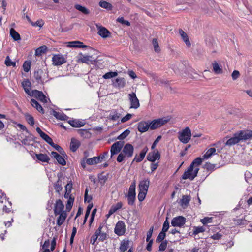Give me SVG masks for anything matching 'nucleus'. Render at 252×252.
Here are the masks:
<instances>
[{"instance_id": "f257e3e1", "label": "nucleus", "mask_w": 252, "mask_h": 252, "mask_svg": "<svg viewBox=\"0 0 252 252\" xmlns=\"http://www.w3.org/2000/svg\"><path fill=\"white\" fill-rule=\"evenodd\" d=\"M125 196L127 198V203L129 205L133 206L136 199V182L133 181L128 189L127 194Z\"/></svg>"}, {"instance_id": "f03ea898", "label": "nucleus", "mask_w": 252, "mask_h": 252, "mask_svg": "<svg viewBox=\"0 0 252 252\" xmlns=\"http://www.w3.org/2000/svg\"><path fill=\"white\" fill-rule=\"evenodd\" d=\"M191 137V132L189 127H185L178 132V139L184 144L188 143L190 140Z\"/></svg>"}, {"instance_id": "7ed1b4c3", "label": "nucleus", "mask_w": 252, "mask_h": 252, "mask_svg": "<svg viewBox=\"0 0 252 252\" xmlns=\"http://www.w3.org/2000/svg\"><path fill=\"white\" fill-rule=\"evenodd\" d=\"M33 77L38 84H43L47 81L49 76L47 72L39 69L34 71Z\"/></svg>"}, {"instance_id": "20e7f679", "label": "nucleus", "mask_w": 252, "mask_h": 252, "mask_svg": "<svg viewBox=\"0 0 252 252\" xmlns=\"http://www.w3.org/2000/svg\"><path fill=\"white\" fill-rule=\"evenodd\" d=\"M198 171V167L192 168V166H189L187 170L184 172L182 178L183 179H189L192 181L197 176Z\"/></svg>"}, {"instance_id": "39448f33", "label": "nucleus", "mask_w": 252, "mask_h": 252, "mask_svg": "<svg viewBox=\"0 0 252 252\" xmlns=\"http://www.w3.org/2000/svg\"><path fill=\"white\" fill-rule=\"evenodd\" d=\"M170 120L169 117H164L161 118L154 120L150 121V129L152 130L156 129L161 127L164 124L168 123Z\"/></svg>"}, {"instance_id": "423d86ee", "label": "nucleus", "mask_w": 252, "mask_h": 252, "mask_svg": "<svg viewBox=\"0 0 252 252\" xmlns=\"http://www.w3.org/2000/svg\"><path fill=\"white\" fill-rule=\"evenodd\" d=\"M95 232L99 237V241H103L107 238L108 228L105 224H101Z\"/></svg>"}, {"instance_id": "0eeeda50", "label": "nucleus", "mask_w": 252, "mask_h": 252, "mask_svg": "<svg viewBox=\"0 0 252 252\" xmlns=\"http://www.w3.org/2000/svg\"><path fill=\"white\" fill-rule=\"evenodd\" d=\"M128 96L130 104V108L135 109L138 108L140 106V103L138 98L136 96V94L134 92H132L130 94H129Z\"/></svg>"}, {"instance_id": "6e6552de", "label": "nucleus", "mask_w": 252, "mask_h": 252, "mask_svg": "<svg viewBox=\"0 0 252 252\" xmlns=\"http://www.w3.org/2000/svg\"><path fill=\"white\" fill-rule=\"evenodd\" d=\"M124 141H117L111 146L110 149L111 157L118 154L124 146Z\"/></svg>"}, {"instance_id": "1a4fd4ad", "label": "nucleus", "mask_w": 252, "mask_h": 252, "mask_svg": "<svg viewBox=\"0 0 252 252\" xmlns=\"http://www.w3.org/2000/svg\"><path fill=\"white\" fill-rule=\"evenodd\" d=\"M30 95L34 96L41 102L46 103L47 102V98L42 92L37 90H34L31 92Z\"/></svg>"}, {"instance_id": "9d476101", "label": "nucleus", "mask_w": 252, "mask_h": 252, "mask_svg": "<svg viewBox=\"0 0 252 252\" xmlns=\"http://www.w3.org/2000/svg\"><path fill=\"white\" fill-rule=\"evenodd\" d=\"M186 222V218L179 216L173 218L171 220V225L173 227H181L185 224Z\"/></svg>"}, {"instance_id": "9b49d317", "label": "nucleus", "mask_w": 252, "mask_h": 252, "mask_svg": "<svg viewBox=\"0 0 252 252\" xmlns=\"http://www.w3.org/2000/svg\"><path fill=\"white\" fill-rule=\"evenodd\" d=\"M153 151L149 152L147 156V159L152 162H155L156 160H159L160 158V154L158 149L152 150Z\"/></svg>"}, {"instance_id": "f8f14e48", "label": "nucleus", "mask_w": 252, "mask_h": 252, "mask_svg": "<svg viewBox=\"0 0 252 252\" xmlns=\"http://www.w3.org/2000/svg\"><path fill=\"white\" fill-rule=\"evenodd\" d=\"M52 62L54 65L59 66L64 63L66 62V59L63 55L58 54L53 55Z\"/></svg>"}, {"instance_id": "ddd939ff", "label": "nucleus", "mask_w": 252, "mask_h": 252, "mask_svg": "<svg viewBox=\"0 0 252 252\" xmlns=\"http://www.w3.org/2000/svg\"><path fill=\"white\" fill-rule=\"evenodd\" d=\"M122 152L126 158H131L133 155L134 147L131 144L127 143L124 146Z\"/></svg>"}, {"instance_id": "4468645a", "label": "nucleus", "mask_w": 252, "mask_h": 252, "mask_svg": "<svg viewBox=\"0 0 252 252\" xmlns=\"http://www.w3.org/2000/svg\"><path fill=\"white\" fill-rule=\"evenodd\" d=\"M150 129L149 121H142L137 124V129L141 133H144Z\"/></svg>"}, {"instance_id": "2eb2a0df", "label": "nucleus", "mask_w": 252, "mask_h": 252, "mask_svg": "<svg viewBox=\"0 0 252 252\" xmlns=\"http://www.w3.org/2000/svg\"><path fill=\"white\" fill-rule=\"evenodd\" d=\"M125 231V223L122 220H119L115 226V233L119 236H122L124 234Z\"/></svg>"}, {"instance_id": "dca6fc26", "label": "nucleus", "mask_w": 252, "mask_h": 252, "mask_svg": "<svg viewBox=\"0 0 252 252\" xmlns=\"http://www.w3.org/2000/svg\"><path fill=\"white\" fill-rule=\"evenodd\" d=\"M241 141L240 137L238 132L235 133L233 137L229 138L225 143L226 146H231L234 145Z\"/></svg>"}, {"instance_id": "f3484780", "label": "nucleus", "mask_w": 252, "mask_h": 252, "mask_svg": "<svg viewBox=\"0 0 252 252\" xmlns=\"http://www.w3.org/2000/svg\"><path fill=\"white\" fill-rule=\"evenodd\" d=\"M238 133L241 141H245L252 139V130H241Z\"/></svg>"}, {"instance_id": "a211bd4d", "label": "nucleus", "mask_w": 252, "mask_h": 252, "mask_svg": "<svg viewBox=\"0 0 252 252\" xmlns=\"http://www.w3.org/2000/svg\"><path fill=\"white\" fill-rule=\"evenodd\" d=\"M149 185L150 181L148 179H145L140 181L138 185V190L147 192Z\"/></svg>"}, {"instance_id": "6ab92c4d", "label": "nucleus", "mask_w": 252, "mask_h": 252, "mask_svg": "<svg viewBox=\"0 0 252 252\" xmlns=\"http://www.w3.org/2000/svg\"><path fill=\"white\" fill-rule=\"evenodd\" d=\"M63 209L64 205L62 201L60 199L57 200L54 209L55 215L56 216L58 215V214L65 212L63 211Z\"/></svg>"}, {"instance_id": "aec40b11", "label": "nucleus", "mask_w": 252, "mask_h": 252, "mask_svg": "<svg viewBox=\"0 0 252 252\" xmlns=\"http://www.w3.org/2000/svg\"><path fill=\"white\" fill-rule=\"evenodd\" d=\"M36 131L40 135V137L50 145L54 144V142L51 137L47 134L43 132L39 127H37Z\"/></svg>"}, {"instance_id": "412c9836", "label": "nucleus", "mask_w": 252, "mask_h": 252, "mask_svg": "<svg viewBox=\"0 0 252 252\" xmlns=\"http://www.w3.org/2000/svg\"><path fill=\"white\" fill-rule=\"evenodd\" d=\"M113 86L117 88H123L125 86L126 82L124 78H118L113 81Z\"/></svg>"}, {"instance_id": "4be33fe9", "label": "nucleus", "mask_w": 252, "mask_h": 252, "mask_svg": "<svg viewBox=\"0 0 252 252\" xmlns=\"http://www.w3.org/2000/svg\"><path fill=\"white\" fill-rule=\"evenodd\" d=\"M97 33L103 38L109 37L111 34L110 32L106 28L101 26L98 28Z\"/></svg>"}, {"instance_id": "5701e85b", "label": "nucleus", "mask_w": 252, "mask_h": 252, "mask_svg": "<svg viewBox=\"0 0 252 252\" xmlns=\"http://www.w3.org/2000/svg\"><path fill=\"white\" fill-rule=\"evenodd\" d=\"M123 206V203L121 202H119L116 204L113 205L110 208L108 214L107 215V218L109 217L111 215L114 214L118 210L120 209Z\"/></svg>"}, {"instance_id": "b1692460", "label": "nucleus", "mask_w": 252, "mask_h": 252, "mask_svg": "<svg viewBox=\"0 0 252 252\" xmlns=\"http://www.w3.org/2000/svg\"><path fill=\"white\" fill-rule=\"evenodd\" d=\"M51 156L55 158L58 162L62 165H65L66 164V161L63 158L56 152H52Z\"/></svg>"}, {"instance_id": "393cba45", "label": "nucleus", "mask_w": 252, "mask_h": 252, "mask_svg": "<svg viewBox=\"0 0 252 252\" xmlns=\"http://www.w3.org/2000/svg\"><path fill=\"white\" fill-rule=\"evenodd\" d=\"M79 60L81 62L87 64L93 63L94 61V59L92 56L83 55L82 54Z\"/></svg>"}, {"instance_id": "a878e982", "label": "nucleus", "mask_w": 252, "mask_h": 252, "mask_svg": "<svg viewBox=\"0 0 252 252\" xmlns=\"http://www.w3.org/2000/svg\"><path fill=\"white\" fill-rule=\"evenodd\" d=\"M22 86L25 92L30 95L31 92L30 91L31 86V82L28 79L25 80L22 82Z\"/></svg>"}, {"instance_id": "bb28decb", "label": "nucleus", "mask_w": 252, "mask_h": 252, "mask_svg": "<svg viewBox=\"0 0 252 252\" xmlns=\"http://www.w3.org/2000/svg\"><path fill=\"white\" fill-rule=\"evenodd\" d=\"M80 145V143L78 140L74 138H72L71 139L70 144V149L72 152H75L79 148Z\"/></svg>"}, {"instance_id": "cd10ccee", "label": "nucleus", "mask_w": 252, "mask_h": 252, "mask_svg": "<svg viewBox=\"0 0 252 252\" xmlns=\"http://www.w3.org/2000/svg\"><path fill=\"white\" fill-rule=\"evenodd\" d=\"M68 123L74 127H80L84 126L85 124L83 122L76 119L69 120Z\"/></svg>"}, {"instance_id": "c85d7f7f", "label": "nucleus", "mask_w": 252, "mask_h": 252, "mask_svg": "<svg viewBox=\"0 0 252 252\" xmlns=\"http://www.w3.org/2000/svg\"><path fill=\"white\" fill-rule=\"evenodd\" d=\"M31 104L34 108H35L39 112L43 114L44 110L42 106L35 99H32L31 100Z\"/></svg>"}, {"instance_id": "c756f323", "label": "nucleus", "mask_w": 252, "mask_h": 252, "mask_svg": "<svg viewBox=\"0 0 252 252\" xmlns=\"http://www.w3.org/2000/svg\"><path fill=\"white\" fill-rule=\"evenodd\" d=\"M179 33L186 45L188 47H189L191 44L187 33L182 29L179 30Z\"/></svg>"}, {"instance_id": "7c9ffc66", "label": "nucleus", "mask_w": 252, "mask_h": 252, "mask_svg": "<svg viewBox=\"0 0 252 252\" xmlns=\"http://www.w3.org/2000/svg\"><path fill=\"white\" fill-rule=\"evenodd\" d=\"M59 215L57 220V224L59 226H60L64 222L66 218V213L62 212V213L58 214Z\"/></svg>"}, {"instance_id": "2f4dec72", "label": "nucleus", "mask_w": 252, "mask_h": 252, "mask_svg": "<svg viewBox=\"0 0 252 252\" xmlns=\"http://www.w3.org/2000/svg\"><path fill=\"white\" fill-rule=\"evenodd\" d=\"M190 201V197L188 195H183L180 200V205L183 208L187 207Z\"/></svg>"}, {"instance_id": "473e14b6", "label": "nucleus", "mask_w": 252, "mask_h": 252, "mask_svg": "<svg viewBox=\"0 0 252 252\" xmlns=\"http://www.w3.org/2000/svg\"><path fill=\"white\" fill-rule=\"evenodd\" d=\"M53 115L57 119L60 120H67L68 119V117L63 112L54 111Z\"/></svg>"}, {"instance_id": "72a5a7b5", "label": "nucleus", "mask_w": 252, "mask_h": 252, "mask_svg": "<svg viewBox=\"0 0 252 252\" xmlns=\"http://www.w3.org/2000/svg\"><path fill=\"white\" fill-rule=\"evenodd\" d=\"M216 150L215 148L209 149L203 156V159H207L209 158L212 156L216 154Z\"/></svg>"}, {"instance_id": "f704fd0d", "label": "nucleus", "mask_w": 252, "mask_h": 252, "mask_svg": "<svg viewBox=\"0 0 252 252\" xmlns=\"http://www.w3.org/2000/svg\"><path fill=\"white\" fill-rule=\"evenodd\" d=\"M100 162H101V160L98 156L87 159V164L89 165L96 164Z\"/></svg>"}, {"instance_id": "c9c22d12", "label": "nucleus", "mask_w": 252, "mask_h": 252, "mask_svg": "<svg viewBox=\"0 0 252 252\" xmlns=\"http://www.w3.org/2000/svg\"><path fill=\"white\" fill-rule=\"evenodd\" d=\"M68 46L71 47H79V48H85L87 47V46L84 45L83 42L79 41H74L69 42Z\"/></svg>"}, {"instance_id": "e433bc0d", "label": "nucleus", "mask_w": 252, "mask_h": 252, "mask_svg": "<svg viewBox=\"0 0 252 252\" xmlns=\"http://www.w3.org/2000/svg\"><path fill=\"white\" fill-rule=\"evenodd\" d=\"M36 157L39 160L42 162H48L50 160V158L46 154H36Z\"/></svg>"}, {"instance_id": "4c0bfd02", "label": "nucleus", "mask_w": 252, "mask_h": 252, "mask_svg": "<svg viewBox=\"0 0 252 252\" xmlns=\"http://www.w3.org/2000/svg\"><path fill=\"white\" fill-rule=\"evenodd\" d=\"M10 35L15 41H18L21 39L20 34L13 28L10 29Z\"/></svg>"}, {"instance_id": "58836bf2", "label": "nucleus", "mask_w": 252, "mask_h": 252, "mask_svg": "<svg viewBox=\"0 0 252 252\" xmlns=\"http://www.w3.org/2000/svg\"><path fill=\"white\" fill-rule=\"evenodd\" d=\"M213 70V71L216 74H220L222 73V70L221 67H220L219 64L217 63V62L214 61L212 63Z\"/></svg>"}, {"instance_id": "ea45409f", "label": "nucleus", "mask_w": 252, "mask_h": 252, "mask_svg": "<svg viewBox=\"0 0 252 252\" xmlns=\"http://www.w3.org/2000/svg\"><path fill=\"white\" fill-rule=\"evenodd\" d=\"M128 240H123L120 245V250L122 252H125L128 248L129 246Z\"/></svg>"}, {"instance_id": "a19ab883", "label": "nucleus", "mask_w": 252, "mask_h": 252, "mask_svg": "<svg viewBox=\"0 0 252 252\" xmlns=\"http://www.w3.org/2000/svg\"><path fill=\"white\" fill-rule=\"evenodd\" d=\"M74 7L75 9L81 12L82 13L84 14L87 15L89 14L90 13L89 10L87 8L84 6H82L81 5L76 4L75 5Z\"/></svg>"}, {"instance_id": "79ce46f5", "label": "nucleus", "mask_w": 252, "mask_h": 252, "mask_svg": "<svg viewBox=\"0 0 252 252\" xmlns=\"http://www.w3.org/2000/svg\"><path fill=\"white\" fill-rule=\"evenodd\" d=\"M99 5L102 8L106 9L109 10H112L113 8V6L111 4L105 1H100Z\"/></svg>"}, {"instance_id": "37998d69", "label": "nucleus", "mask_w": 252, "mask_h": 252, "mask_svg": "<svg viewBox=\"0 0 252 252\" xmlns=\"http://www.w3.org/2000/svg\"><path fill=\"white\" fill-rule=\"evenodd\" d=\"M120 116V114L116 110H113L109 115V118L113 121L117 120Z\"/></svg>"}, {"instance_id": "c03bdc74", "label": "nucleus", "mask_w": 252, "mask_h": 252, "mask_svg": "<svg viewBox=\"0 0 252 252\" xmlns=\"http://www.w3.org/2000/svg\"><path fill=\"white\" fill-rule=\"evenodd\" d=\"M203 158H201L200 157H198L196 158L190 164L189 166H192V168L198 167V166L200 165L202 161Z\"/></svg>"}, {"instance_id": "a18cd8bd", "label": "nucleus", "mask_w": 252, "mask_h": 252, "mask_svg": "<svg viewBox=\"0 0 252 252\" xmlns=\"http://www.w3.org/2000/svg\"><path fill=\"white\" fill-rule=\"evenodd\" d=\"M117 75H118L117 72H116V71H115V72L110 71V72H107V73H105L104 75H103L102 77L104 79H110V78H113V77H115Z\"/></svg>"}, {"instance_id": "49530a36", "label": "nucleus", "mask_w": 252, "mask_h": 252, "mask_svg": "<svg viewBox=\"0 0 252 252\" xmlns=\"http://www.w3.org/2000/svg\"><path fill=\"white\" fill-rule=\"evenodd\" d=\"M47 48L46 46H42L36 49L35 50V54L36 56H39L41 55L42 53H44L46 52Z\"/></svg>"}, {"instance_id": "de8ad7c7", "label": "nucleus", "mask_w": 252, "mask_h": 252, "mask_svg": "<svg viewBox=\"0 0 252 252\" xmlns=\"http://www.w3.org/2000/svg\"><path fill=\"white\" fill-rule=\"evenodd\" d=\"M5 203V204L3 207V211L6 213H9L12 208V203L8 200H7Z\"/></svg>"}, {"instance_id": "09e8293b", "label": "nucleus", "mask_w": 252, "mask_h": 252, "mask_svg": "<svg viewBox=\"0 0 252 252\" xmlns=\"http://www.w3.org/2000/svg\"><path fill=\"white\" fill-rule=\"evenodd\" d=\"M25 117L26 121L29 125L33 126L34 125V118L29 114H26Z\"/></svg>"}, {"instance_id": "8fccbe9b", "label": "nucleus", "mask_w": 252, "mask_h": 252, "mask_svg": "<svg viewBox=\"0 0 252 252\" xmlns=\"http://www.w3.org/2000/svg\"><path fill=\"white\" fill-rule=\"evenodd\" d=\"M61 181L59 179L54 185V189L56 191L60 193V192L62 190V187Z\"/></svg>"}, {"instance_id": "3c124183", "label": "nucleus", "mask_w": 252, "mask_h": 252, "mask_svg": "<svg viewBox=\"0 0 252 252\" xmlns=\"http://www.w3.org/2000/svg\"><path fill=\"white\" fill-rule=\"evenodd\" d=\"M4 63L7 66H16V63L12 62L10 60V57L8 56H6L5 60Z\"/></svg>"}, {"instance_id": "603ef678", "label": "nucleus", "mask_w": 252, "mask_h": 252, "mask_svg": "<svg viewBox=\"0 0 252 252\" xmlns=\"http://www.w3.org/2000/svg\"><path fill=\"white\" fill-rule=\"evenodd\" d=\"M31 61H26L23 64V68L25 72H28L31 69Z\"/></svg>"}, {"instance_id": "864d4df0", "label": "nucleus", "mask_w": 252, "mask_h": 252, "mask_svg": "<svg viewBox=\"0 0 252 252\" xmlns=\"http://www.w3.org/2000/svg\"><path fill=\"white\" fill-rule=\"evenodd\" d=\"M130 132L129 129H126L118 137L117 139L121 140H123L129 134Z\"/></svg>"}, {"instance_id": "5fc2aeb1", "label": "nucleus", "mask_w": 252, "mask_h": 252, "mask_svg": "<svg viewBox=\"0 0 252 252\" xmlns=\"http://www.w3.org/2000/svg\"><path fill=\"white\" fill-rule=\"evenodd\" d=\"M93 207V204H90L88 205L87 208V210L85 213L84 220V223H85L86 222V220H87V218L90 214V211L92 209Z\"/></svg>"}, {"instance_id": "6e6d98bb", "label": "nucleus", "mask_w": 252, "mask_h": 252, "mask_svg": "<svg viewBox=\"0 0 252 252\" xmlns=\"http://www.w3.org/2000/svg\"><path fill=\"white\" fill-rule=\"evenodd\" d=\"M245 180L249 184H252V175L250 172H246L245 174Z\"/></svg>"}, {"instance_id": "4d7b16f0", "label": "nucleus", "mask_w": 252, "mask_h": 252, "mask_svg": "<svg viewBox=\"0 0 252 252\" xmlns=\"http://www.w3.org/2000/svg\"><path fill=\"white\" fill-rule=\"evenodd\" d=\"M205 231V229L203 226L200 227H195L194 228L193 234L194 235H197L199 233L203 232Z\"/></svg>"}, {"instance_id": "13d9d810", "label": "nucleus", "mask_w": 252, "mask_h": 252, "mask_svg": "<svg viewBox=\"0 0 252 252\" xmlns=\"http://www.w3.org/2000/svg\"><path fill=\"white\" fill-rule=\"evenodd\" d=\"M147 192L145 191H139L138 194V199L140 202L143 201L145 198Z\"/></svg>"}, {"instance_id": "bf43d9fd", "label": "nucleus", "mask_w": 252, "mask_h": 252, "mask_svg": "<svg viewBox=\"0 0 252 252\" xmlns=\"http://www.w3.org/2000/svg\"><path fill=\"white\" fill-rule=\"evenodd\" d=\"M166 234L165 232L161 231L156 238L157 242H160L165 238Z\"/></svg>"}, {"instance_id": "052dcab7", "label": "nucleus", "mask_w": 252, "mask_h": 252, "mask_svg": "<svg viewBox=\"0 0 252 252\" xmlns=\"http://www.w3.org/2000/svg\"><path fill=\"white\" fill-rule=\"evenodd\" d=\"M152 44L153 45L154 50L156 52H159L160 51V48L159 47L157 39H153L152 40Z\"/></svg>"}, {"instance_id": "680f3d73", "label": "nucleus", "mask_w": 252, "mask_h": 252, "mask_svg": "<svg viewBox=\"0 0 252 252\" xmlns=\"http://www.w3.org/2000/svg\"><path fill=\"white\" fill-rule=\"evenodd\" d=\"M145 155L143 154V153H140L139 155L137 156V155L135 156V158H134L133 161H136V162H140L141 161L143 160L145 157Z\"/></svg>"}, {"instance_id": "e2e57ef3", "label": "nucleus", "mask_w": 252, "mask_h": 252, "mask_svg": "<svg viewBox=\"0 0 252 252\" xmlns=\"http://www.w3.org/2000/svg\"><path fill=\"white\" fill-rule=\"evenodd\" d=\"M117 21L119 22V23L122 24L126 25V26H130V22L127 20H125L123 17L118 18L117 19Z\"/></svg>"}, {"instance_id": "0e129e2a", "label": "nucleus", "mask_w": 252, "mask_h": 252, "mask_svg": "<svg viewBox=\"0 0 252 252\" xmlns=\"http://www.w3.org/2000/svg\"><path fill=\"white\" fill-rule=\"evenodd\" d=\"M169 227V222L168 220H167V218H166V220L163 223L162 231L166 232L168 230Z\"/></svg>"}, {"instance_id": "69168bd1", "label": "nucleus", "mask_w": 252, "mask_h": 252, "mask_svg": "<svg viewBox=\"0 0 252 252\" xmlns=\"http://www.w3.org/2000/svg\"><path fill=\"white\" fill-rule=\"evenodd\" d=\"M200 221L204 225L208 223H211L212 221V217H205L203 219H201Z\"/></svg>"}, {"instance_id": "338daca9", "label": "nucleus", "mask_w": 252, "mask_h": 252, "mask_svg": "<svg viewBox=\"0 0 252 252\" xmlns=\"http://www.w3.org/2000/svg\"><path fill=\"white\" fill-rule=\"evenodd\" d=\"M167 241L166 240L161 242V243L160 244V245L159 246V251H164L167 247Z\"/></svg>"}, {"instance_id": "774afa93", "label": "nucleus", "mask_w": 252, "mask_h": 252, "mask_svg": "<svg viewBox=\"0 0 252 252\" xmlns=\"http://www.w3.org/2000/svg\"><path fill=\"white\" fill-rule=\"evenodd\" d=\"M159 166V162H152L150 165V168L151 170V172H154L155 170L157 169V168Z\"/></svg>"}]
</instances>
